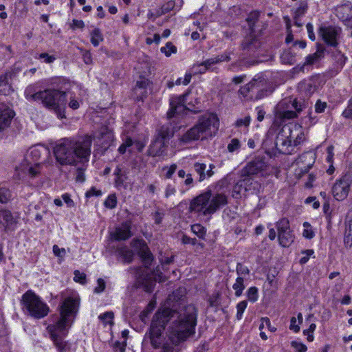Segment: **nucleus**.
<instances>
[{
    "instance_id": "f704fd0d",
    "label": "nucleus",
    "mask_w": 352,
    "mask_h": 352,
    "mask_svg": "<svg viewBox=\"0 0 352 352\" xmlns=\"http://www.w3.org/2000/svg\"><path fill=\"white\" fill-rule=\"evenodd\" d=\"M279 243L283 247H288L294 241V236L291 230L280 232L278 234Z\"/></svg>"
},
{
    "instance_id": "58836bf2",
    "label": "nucleus",
    "mask_w": 352,
    "mask_h": 352,
    "mask_svg": "<svg viewBox=\"0 0 352 352\" xmlns=\"http://www.w3.org/2000/svg\"><path fill=\"white\" fill-rule=\"evenodd\" d=\"M183 4V0H170L162 6V10L166 13L171 10H179Z\"/></svg>"
},
{
    "instance_id": "de8ad7c7",
    "label": "nucleus",
    "mask_w": 352,
    "mask_h": 352,
    "mask_svg": "<svg viewBox=\"0 0 352 352\" xmlns=\"http://www.w3.org/2000/svg\"><path fill=\"white\" fill-rule=\"evenodd\" d=\"M114 314L112 311H107L98 316L99 320L106 326L113 324Z\"/></svg>"
},
{
    "instance_id": "7c9ffc66",
    "label": "nucleus",
    "mask_w": 352,
    "mask_h": 352,
    "mask_svg": "<svg viewBox=\"0 0 352 352\" xmlns=\"http://www.w3.org/2000/svg\"><path fill=\"white\" fill-rule=\"evenodd\" d=\"M260 16V12L257 10H254L251 12L246 19L249 29L250 32L252 33H257L260 30H256V23L258 21V19Z\"/></svg>"
},
{
    "instance_id": "423d86ee",
    "label": "nucleus",
    "mask_w": 352,
    "mask_h": 352,
    "mask_svg": "<svg viewBox=\"0 0 352 352\" xmlns=\"http://www.w3.org/2000/svg\"><path fill=\"white\" fill-rule=\"evenodd\" d=\"M204 101L203 91L200 89L188 95L173 96L170 98V109L167 112L169 118L182 113L185 109L194 113L199 112Z\"/></svg>"
},
{
    "instance_id": "9b49d317",
    "label": "nucleus",
    "mask_w": 352,
    "mask_h": 352,
    "mask_svg": "<svg viewBox=\"0 0 352 352\" xmlns=\"http://www.w3.org/2000/svg\"><path fill=\"white\" fill-rule=\"evenodd\" d=\"M294 125L284 126L278 133L275 146L280 153L289 155L294 152L293 140L295 139L294 134Z\"/></svg>"
},
{
    "instance_id": "f03ea898",
    "label": "nucleus",
    "mask_w": 352,
    "mask_h": 352,
    "mask_svg": "<svg viewBox=\"0 0 352 352\" xmlns=\"http://www.w3.org/2000/svg\"><path fill=\"white\" fill-rule=\"evenodd\" d=\"M91 137L85 135L78 139L63 138L54 148L56 159L61 165H81L76 170V182H83L85 180L84 171L91 155Z\"/></svg>"
},
{
    "instance_id": "9d476101",
    "label": "nucleus",
    "mask_w": 352,
    "mask_h": 352,
    "mask_svg": "<svg viewBox=\"0 0 352 352\" xmlns=\"http://www.w3.org/2000/svg\"><path fill=\"white\" fill-rule=\"evenodd\" d=\"M311 102L309 98H285L281 100L278 107L280 111V115L283 120H290L295 118L304 109L311 107Z\"/></svg>"
},
{
    "instance_id": "79ce46f5",
    "label": "nucleus",
    "mask_w": 352,
    "mask_h": 352,
    "mask_svg": "<svg viewBox=\"0 0 352 352\" xmlns=\"http://www.w3.org/2000/svg\"><path fill=\"white\" fill-rule=\"evenodd\" d=\"M103 41L102 35L99 29L95 28L91 32V43L94 47L99 45L100 43Z\"/></svg>"
},
{
    "instance_id": "2eb2a0df",
    "label": "nucleus",
    "mask_w": 352,
    "mask_h": 352,
    "mask_svg": "<svg viewBox=\"0 0 352 352\" xmlns=\"http://www.w3.org/2000/svg\"><path fill=\"white\" fill-rule=\"evenodd\" d=\"M340 33L341 28L331 25H322L319 29V34L322 36L324 41L333 47L338 45V38Z\"/></svg>"
},
{
    "instance_id": "8fccbe9b",
    "label": "nucleus",
    "mask_w": 352,
    "mask_h": 352,
    "mask_svg": "<svg viewBox=\"0 0 352 352\" xmlns=\"http://www.w3.org/2000/svg\"><path fill=\"white\" fill-rule=\"evenodd\" d=\"M244 280L241 277H238L236 280V283L233 285V289L235 291V296H240L245 288L243 284Z\"/></svg>"
},
{
    "instance_id": "4d7b16f0",
    "label": "nucleus",
    "mask_w": 352,
    "mask_h": 352,
    "mask_svg": "<svg viewBox=\"0 0 352 352\" xmlns=\"http://www.w3.org/2000/svg\"><path fill=\"white\" fill-rule=\"evenodd\" d=\"M177 166L175 164H173L170 166H166L163 167L162 170L165 172L164 178L170 179L173 175L175 173Z\"/></svg>"
},
{
    "instance_id": "393cba45",
    "label": "nucleus",
    "mask_w": 352,
    "mask_h": 352,
    "mask_svg": "<svg viewBox=\"0 0 352 352\" xmlns=\"http://www.w3.org/2000/svg\"><path fill=\"white\" fill-rule=\"evenodd\" d=\"M253 100H260L268 95L270 92L267 89V83L264 79H255L254 88H253Z\"/></svg>"
},
{
    "instance_id": "e2e57ef3",
    "label": "nucleus",
    "mask_w": 352,
    "mask_h": 352,
    "mask_svg": "<svg viewBox=\"0 0 352 352\" xmlns=\"http://www.w3.org/2000/svg\"><path fill=\"white\" fill-rule=\"evenodd\" d=\"M74 280L75 282L80 283V284L86 283V275L78 270L74 271Z\"/></svg>"
},
{
    "instance_id": "ea45409f",
    "label": "nucleus",
    "mask_w": 352,
    "mask_h": 352,
    "mask_svg": "<svg viewBox=\"0 0 352 352\" xmlns=\"http://www.w3.org/2000/svg\"><path fill=\"white\" fill-rule=\"evenodd\" d=\"M344 243L346 248L352 246V221L346 223Z\"/></svg>"
},
{
    "instance_id": "39448f33",
    "label": "nucleus",
    "mask_w": 352,
    "mask_h": 352,
    "mask_svg": "<svg viewBox=\"0 0 352 352\" xmlns=\"http://www.w3.org/2000/svg\"><path fill=\"white\" fill-rule=\"evenodd\" d=\"M219 119L216 114L207 113L202 116L198 123L186 131L180 138L184 144L199 139H206L212 137L217 132Z\"/></svg>"
},
{
    "instance_id": "603ef678",
    "label": "nucleus",
    "mask_w": 352,
    "mask_h": 352,
    "mask_svg": "<svg viewBox=\"0 0 352 352\" xmlns=\"http://www.w3.org/2000/svg\"><path fill=\"white\" fill-rule=\"evenodd\" d=\"M248 299L251 302H255L258 298V289L256 287H251L247 291Z\"/></svg>"
},
{
    "instance_id": "cd10ccee",
    "label": "nucleus",
    "mask_w": 352,
    "mask_h": 352,
    "mask_svg": "<svg viewBox=\"0 0 352 352\" xmlns=\"http://www.w3.org/2000/svg\"><path fill=\"white\" fill-rule=\"evenodd\" d=\"M95 137L102 140V144L104 147L110 146L114 138L112 130L107 126H101Z\"/></svg>"
},
{
    "instance_id": "a878e982",
    "label": "nucleus",
    "mask_w": 352,
    "mask_h": 352,
    "mask_svg": "<svg viewBox=\"0 0 352 352\" xmlns=\"http://www.w3.org/2000/svg\"><path fill=\"white\" fill-rule=\"evenodd\" d=\"M21 169L30 178H34L40 175L41 165L40 163H32L31 162L24 161L21 166Z\"/></svg>"
},
{
    "instance_id": "0e129e2a",
    "label": "nucleus",
    "mask_w": 352,
    "mask_h": 352,
    "mask_svg": "<svg viewBox=\"0 0 352 352\" xmlns=\"http://www.w3.org/2000/svg\"><path fill=\"white\" fill-rule=\"evenodd\" d=\"M316 327V324L312 323L307 329L303 331V334L307 336V340L309 342H311L314 340L313 332L315 331Z\"/></svg>"
},
{
    "instance_id": "a211bd4d",
    "label": "nucleus",
    "mask_w": 352,
    "mask_h": 352,
    "mask_svg": "<svg viewBox=\"0 0 352 352\" xmlns=\"http://www.w3.org/2000/svg\"><path fill=\"white\" fill-rule=\"evenodd\" d=\"M17 223V217L8 210H0V230H13Z\"/></svg>"
},
{
    "instance_id": "dca6fc26",
    "label": "nucleus",
    "mask_w": 352,
    "mask_h": 352,
    "mask_svg": "<svg viewBox=\"0 0 352 352\" xmlns=\"http://www.w3.org/2000/svg\"><path fill=\"white\" fill-rule=\"evenodd\" d=\"M261 46V43L256 33L250 32L241 43L242 50L250 56H254Z\"/></svg>"
},
{
    "instance_id": "6ab92c4d",
    "label": "nucleus",
    "mask_w": 352,
    "mask_h": 352,
    "mask_svg": "<svg viewBox=\"0 0 352 352\" xmlns=\"http://www.w3.org/2000/svg\"><path fill=\"white\" fill-rule=\"evenodd\" d=\"M254 185V189L258 186L257 182H254L250 178L244 177L243 179L239 180L236 183L232 190V196L235 199L241 197V195L243 192L248 191L251 190L250 186Z\"/></svg>"
},
{
    "instance_id": "20e7f679",
    "label": "nucleus",
    "mask_w": 352,
    "mask_h": 352,
    "mask_svg": "<svg viewBox=\"0 0 352 352\" xmlns=\"http://www.w3.org/2000/svg\"><path fill=\"white\" fill-rule=\"evenodd\" d=\"M131 245L135 248L139 256L143 261L144 268L140 267L137 270L136 279L139 286H142L146 292H152L157 280L160 278L154 277V272L150 273L148 271V265L151 263L153 256L148 248L142 239H133Z\"/></svg>"
},
{
    "instance_id": "aec40b11",
    "label": "nucleus",
    "mask_w": 352,
    "mask_h": 352,
    "mask_svg": "<svg viewBox=\"0 0 352 352\" xmlns=\"http://www.w3.org/2000/svg\"><path fill=\"white\" fill-rule=\"evenodd\" d=\"M131 228L130 221L124 222L111 232V237L116 241L126 240L131 236Z\"/></svg>"
},
{
    "instance_id": "412c9836",
    "label": "nucleus",
    "mask_w": 352,
    "mask_h": 352,
    "mask_svg": "<svg viewBox=\"0 0 352 352\" xmlns=\"http://www.w3.org/2000/svg\"><path fill=\"white\" fill-rule=\"evenodd\" d=\"M48 150L46 147L41 145H35L30 148L25 156V162H31L32 163H38L41 155L47 154Z\"/></svg>"
},
{
    "instance_id": "5701e85b",
    "label": "nucleus",
    "mask_w": 352,
    "mask_h": 352,
    "mask_svg": "<svg viewBox=\"0 0 352 352\" xmlns=\"http://www.w3.org/2000/svg\"><path fill=\"white\" fill-rule=\"evenodd\" d=\"M336 15L344 25L352 28V6L344 4L336 10Z\"/></svg>"
},
{
    "instance_id": "f3484780",
    "label": "nucleus",
    "mask_w": 352,
    "mask_h": 352,
    "mask_svg": "<svg viewBox=\"0 0 352 352\" xmlns=\"http://www.w3.org/2000/svg\"><path fill=\"white\" fill-rule=\"evenodd\" d=\"M167 142L164 135H160L152 142L149 146L148 153L153 157L164 156L166 154Z\"/></svg>"
},
{
    "instance_id": "c85d7f7f",
    "label": "nucleus",
    "mask_w": 352,
    "mask_h": 352,
    "mask_svg": "<svg viewBox=\"0 0 352 352\" xmlns=\"http://www.w3.org/2000/svg\"><path fill=\"white\" fill-rule=\"evenodd\" d=\"M213 167L214 166L212 164H210V169L205 172L206 168V165L205 164L197 162L194 164L195 170L199 175V182H201L206 177H210L213 175L214 173L212 170Z\"/></svg>"
},
{
    "instance_id": "f8f14e48",
    "label": "nucleus",
    "mask_w": 352,
    "mask_h": 352,
    "mask_svg": "<svg viewBox=\"0 0 352 352\" xmlns=\"http://www.w3.org/2000/svg\"><path fill=\"white\" fill-rule=\"evenodd\" d=\"M352 183V175H344L332 187V194L338 201L344 200L348 195L350 186Z\"/></svg>"
},
{
    "instance_id": "4468645a",
    "label": "nucleus",
    "mask_w": 352,
    "mask_h": 352,
    "mask_svg": "<svg viewBox=\"0 0 352 352\" xmlns=\"http://www.w3.org/2000/svg\"><path fill=\"white\" fill-rule=\"evenodd\" d=\"M298 45L300 49H304L307 43L305 41H296L290 47L283 50L280 56L283 64L291 65L297 61V57L300 56L299 50L297 48Z\"/></svg>"
},
{
    "instance_id": "6e6d98bb",
    "label": "nucleus",
    "mask_w": 352,
    "mask_h": 352,
    "mask_svg": "<svg viewBox=\"0 0 352 352\" xmlns=\"http://www.w3.org/2000/svg\"><path fill=\"white\" fill-rule=\"evenodd\" d=\"M192 232L199 238H204L206 234V229L200 224H194L191 226Z\"/></svg>"
},
{
    "instance_id": "864d4df0",
    "label": "nucleus",
    "mask_w": 352,
    "mask_h": 352,
    "mask_svg": "<svg viewBox=\"0 0 352 352\" xmlns=\"http://www.w3.org/2000/svg\"><path fill=\"white\" fill-rule=\"evenodd\" d=\"M304 230L302 235L305 238L311 239L315 236V232L312 229L311 224L308 222L303 223Z\"/></svg>"
},
{
    "instance_id": "7ed1b4c3",
    "label": "nucleus",
    "mask_w": 352,
    "mask_h": 352,
    "mask_svg": "<svg viewBox=\"0 0 352 352\" xmlns=\"http://www.w3.org/2000/svg\"><path fill=\"white\" fill-rule=\"evenodd\" d=\"M62 302L60 305V318L54 324L47 327L50 338L58 352H67L70 348L68 341L64 340L70 326V316H75L80 305V297L73 291L61 293Z\"/></svg>"
},
{
    "instance_id": "a18cd8bd",
    "label": "nucleus",
    "mask_w": 352,
    "mask_h": 352,
    "mask_svg": "<svg viewBox=\"0 0 352 352\" xmlns=\"http://www.w3.org/2000/svg\"><path fill=\"white\" fill-rule=\"evenodd\" d=\"M208 71L205 61L201 63L194 64L191 68V73L194 75L202 74Z\"/></svg>"
},
{
    "instance_id": "5fc2aeb1",
    "label": "nucleus",
    "mask_w": 352,
    "mask_h": 352,
    "mask_svg": "<svg viewBox=\"0 0 352 352\" xmlns=\"http://www.w3.org/2000/svg\"><path fill=\"white\" fill-rule=\"evenodd\" d=\"M342 116L346 120H352V96L348 100L346 107L342 113Z\"/></svg>"
},
{
    "instance_id": "473e14b6",
    "label": "nucleus",
    "mask_w": 352,
    "mask_h": 352,
    "mask_svg": "<svg viewBox=\"0 0 352 352\" xmlns=\"http://www.w3.org/2000/svg\"><path fill=\"white\" fill-rule=\"evenodd\" d=\"M324 56V50L318 49L317 51L312 54H309L306 57L305 63L300 67L299 70L303 71L304 67L305 65H311L316 61H318L321 57Z\"/></svg>"
},
{
    "instance_id": "c756f323",
    "label": "nucleus",
    "mask_w": 352,
    "mask_h": 352,
    "mask_svg": "<svg viewBox=\"0 0 352 352\" xmlns=\"http://www.w3.org/2000/svg\"><path fill=\"white\" fill-rule=\"evenodd\" d=\"M299 160L301 162L307 161V164H306L305 166L300 167L301 173L303 174L307 173L315 162L314 155L311 153H303L300 156Z\"/></svg>"
},
{
    "instance_id": "6e6552de",
    "label": "nucleus",
    "mask_w": 352,
    "mask_h": 352,
    "mask_svg": "<svg viewBox=\"0 0 352 352\" xmlns=\"http://www.w3.org/2000/svg\"><path fill=\"white\" fill-rule=\"evenodd\" d=\"M21 305L25 313L35 319L43 318L50 311L48 305L32 290L22 296Z\"/></svg>"
},
{
    "instance_id": "ddd939ff",
    "label": "nucleus",
    "mask_w": 352,
    "mask_h": 352,
    "mask_svg": "<svg viewBox=\"0 0 352 352\" xmlns=\"http://www.w3.org/2000/svg\"><path fill=\"white\" fill-rule=\"evenodd\" d=\"M267 163L263 156H257L249 162L241 171L242 177L250 178L251 175H256L265 169Z\"/></svg>"
},
{
    "instance_id": "a19ab883",
    "label": "nucleus",
    "mask_w": 352,
    "mask_h": 352,
    "mask_svg": "<svg viewBox=\"0 0 352 352\" xmlns=\"http://www.w3.org/2000/svg\"><path fill=\"white\" fill-rule=\"evenodd\" d=\"M35 58L39 60L41 63L47 64L52 63L57 59V56L56 55L50 54L46 52L38 54L35 56Z\"/></svg>"
},
{
    "instance_id": "052dcab7",
    "label": "nucleus",
    "mask_w": 352,
    "mask_h": 352,
    "mask_svg": "<svg viewBox=\"0 0 352 352\" xmlns=\"http://www.w3.org/2000/svg\"><path fill=\"white\" fill-rule=\"evenodd\" d=\"M307 8V3L305 1H300L299 6L294 12V15L300 17L302 16L306 13Z\"/></svg>"
},
{
    "instance_id": "37998d69",
    "label": "nucleus",
    "mask_w": 352,
    "mask_h": 352,
    "mask_svg": "<svg viewBox=\"0 0 352 352\" xmlns=\"http://www.w3.org/2000/svg\"><path fill=\"white\" fill-rule=\"evenodd\" d=\"M114 175H116L115 184L117 187L123 185L126 177L124 174L122 169L120 166H117L114 170Z\"/></svg>"
},
{
    "instance_id": "c03bdc74",
    "label": "nucleus",
    "mask_w": 352,
    "mask_h": 352,
    "mask_svg": "<svg viewBox=\"0 0 352 352\" xmlns=\"http://www.w3.org/2000/svg\"><path fill=\"white\" fill-rule=\"evenodd\" d=\"M11 191L5 187L0 188V202L2 204H6L12 199Z\"/></svg>"
},
{
    "instance_id": "3c124183",
    "label": "nucleus",
    "mask_w": 352,
    "mask_h": 352,
    "mask_svg": "<svg viewBox=\"0 0 352 352\" xmlns=\"http://www.w3.org/2000/svg\"><path fill=\"white\" fill-rule=\"evenodd\" d=\"M160 51L164 53L166 56L168 57L172 54L177 52V47L173 45L172 43L168 42L165 46L161 47Z\"/></svg>"
},
{
    "instance_id": "4c0bfd02",
    "label": "nucleus",
    "mask_w": 352,
    "mask_h": 352,
    "mask_svg": "<svg viewBox=\"0 0 352 352\" xmlns=\"http://www.w3.org/2000/svg\"><path fill=\"white\" fill-rule=\"evenodd\" d=\"M298 89L304 91L307 97H309L316 91V86L310 80H304L300 82Z\"/></svg>"
},
{
    "instance_id": "4be33fe9",
    "label": "nucleus",
    "mask_w": 352,
    "mask_h": 352,
    "mask_svg": "<svg viewBox=\"0 0 352 352\" xmlns=\"http://www.w3.org/2000/svg\"><path fill=\"white\" fill-rule=\"evenodd\" d=\"M14 116V111L4 103H0V131L7 129Z\"/></svg>"
},
{
    "instance_id": "680f3d73",
    "label": "nucleus",
    "mask_w": 352,
    "mask_h": 352,
    "mask_svg": "<svg viewBox=\"0 0 352 352\" xmlns=\"http://www.w3.org/2000/svg\"><path fill=\"white\" fill-rule=\"evenodd\" d=\"M247 305H248V302L246 300H242L237 304V305H236V309H237L236 318L238 320L241 319L243 312L247 307Z\"/></svg>"
},
{
    "instance_id": "1a4fd4ad",
    "label": "nucleus",
    "mask_w": 352,
    "mask_h": 352,
    "mask_svg": "<svg viewBox=\"0 0 352 352\" xmlns=\"http://www.w3.org/2000/svg\"><path fill=\"white\" fill-rule=\"evenodd\" d=\"M40 101L45 107L54 111L60 118H65L66 93L58 89H45L41 91Z\"/></svg>"
},
{
    "instance_id": "0eeeda50",
    "label": "nucleus",
    "mask_w": 352,
    "mask_h": 352,
    "mask_svg": "<svg viewBox=\"0 0 352 352\" xmlns=\"http://www.w3.org/2000/svg\"><path fill=\"white\" fill-rule=\"evenodd\" d=\"M218 187L210 186L208 190L192 200L190 210L199 216H208L214 213L220 205Z\"/></svg>"
},
{
    "instance_id": "bb28decb",
    "label": "nucleus",
    "mask_w": 352,
    "mask_h": 352,
    "mask_svg": "<svg viewBox=\"0 0 352 352\" xmlns=\"http://www.w3.org/2000/svg\"><path fill=\"white\" fill-rule=\"evenodd\" d=\"M118 258L124 263H130L134 257V252L126 245L118 247L116 252Z\"/></svg>"
},
{
    "instance_id": "f257e3e1",
    "label": "nucleus",
    "mask_w": 352,
    "mask_h": 352,
    "mask_svg": "<svg viewBox=\"0 0 352 352\" xmlns=\"http://www.w3.org/2000/svg\"><path fill=\"white\" fill-rule=\"evenodd\" d=\"M196 325L197 311L192 305L179 310L159 309L153 318L150 328L151 344L154 348L160 347L162 334L166 330L170 342L177 345L195 333Z\"/></svg>"
},
{
    "instance_id": "b1692460",
    "label": "nucleus",
    "mask_w": 352,
    "mask_h": 352,
    "mask_svg": "<svg viewBox=\"0 0 352 352\" xmlns=\"http://www.w3.org/2000/svg\"><path fill=\"white\" fill-rule=\"evenodd\" d=\"M150 82L147 79H142L137 81L134 91L137 95V100L143 101L149 94Z\"/></svg>"
},
{
    "instance_id": "09e8293b",
    "label": "nucleus",
    "mask_w": 352,
    "mask_h": 352,
    "mask_svg": "<svg viewBox=\"0 0 352 352\" xmlns=\"http://www.w3.org/2000/svg\"><path fill=\"white\" fill-rule=\"evenodd\" d=\"M205 63L207 66L208 71L213 72L218 69V65H219V58L218 56L208 58L205 60Z\"/></svg>"
},
{
    "instance_id": "2f4dec72",
    "label": "nucleus",
    "mask_w": 352,
    "mask_h": 352,
    "mask_svg": "<svg viewBox=\"0 0 352 352\" xmlns=\"http://www.w3.org/2000/svg\"><path fill=\"white\" fill-rule=\"evenodd\" d=\"M294 134L295 139L293 140V148L300 145L305 140V133L302 127L298 124H294Z\"/></svg>"
},
{
    "instance_id": "e433bc0d",
    "label": "nucleus",
    "mask_w": 352,
    "mask_h": 352,
    "mask_svg": "<svg viewBox=\"0 0 352 352\" xmlns=\"http://www.w3.org/2000/svg\"><path fill=\"white\" fill-rule=\"evenodd\" d=\"M41 91H36V88L34 85L28 86L25 91V95L28 100L40 101L41 96Z\"/></svg>"
},
{
    "instance_id": "49530a36",
    "label": "nucleus",
    "mask_w": 352,
    "mask_h": 352,
    "mask_svg": "<svg viewBox=\"0 0 352 352\" xmlns=\"http://www.w3.org/2000/svg\"><path fill=\"white\" fill-rule=\"evenodd\" d=\"M276 228L278 230V234H280V232H286L287 230H291L289 220L286 218H283L280 219L276 223Z\"/></svg>"
},
{
    "instance_id": "72a5a7b5",
    "label": "nucleus",
    "mask_w": 352,
    "mask_h": 352,
    "mask_svg": "<svg viewBox=\"0 0 352 352\" xmlns=\"http://www.w3.org/2000/svg\"><path fill=\"white\" fill-rule=\"evenodd\" d=\"M254 84L255 78L252 79L249 83L240 88L239 91L240 94H241L244 98L253 100V88H254Z\"/></svg>"
},
{
    "instance_id": "69168bd1",
    "label": "nucleus",
    "mask_w": 352,
    "mask_h": 352,
    "mask_svg": "<svg viewBox=\"0 0 352 352\" xmlns=\"http://www.w3.org/2000/svg\"><path fill=\"white\" fill-rule=\"evenodd\" d=\"M291 346L297 352H306L307 350V347L305 344H304L302 342H297V341H292L291 343Z\"/></svg>"
},
{
    "instance_id": "13d9d810",
    "label": "nucleus",
    "mask_w": 352,
    "mask_h": 352,
    "mask_svg": "<svg viewBox=\"0 0 352 352\" xmlns=\"http://www.w3.org/2000/svg\"><path fill=\"white\" fill-rule=\"evenodd\" d=\"M241 147L240 141L236 138L231 140L230 142L228 145V151L230 153H234L238 151Z\"/></svg>"
},
{
    "instance_id": "c9c22d12",
    "label": "nucleus",
    "mask_w": 352,
    "mask_h": 352,
    "mask_svg": "<svg viewBox=\"0 0 352 352\" xmlns=\"http://www.w3.org/2000/svg\"><path fill=\"white\" fill-rule=\"evenodd\" d=\"M12 91L8 82V74H5L0 76V94L9 95Z\"/></svg>"
},
{
    "instance_id": "bf43d9fd",
    "label": "nucleus",
    "mask_w": 352,
    "mask_h": 352,
    "mask_svg": "<svg viewBox=\"0 0 352 352\" xmlns=\"http://www.w3.org/2000/svg\"><path fill=\"white\" fill-rule=\"evenodd\" d=\"M106 208L113 209L117 206V198L116 196L113 194L108 196L104 203Z\"/></svg>"
},
{
    "instance_id": "338daca9",
    "label": "nucleus",
    "mask_w": 352,
    "mask_h": 352,
    "mask_svg": "<svg viewBox=\"0 0 352 352\" xmlns=\"http://www.w3.org/2000/svg\"><path fill=\"white\" fill-rule=\"evenodd\" d=\"M210 307L213 309L214 311L218 310V307L219 305V294L217 293L216 296L210 298L209 299Z\"/></svg>"
},
{
    "instance_id": "774afa93",
    "label": "nucleus",
    "mask_w": 352,
    "mask_h": 352,
    "mask_svg": "<svg viewBox=\"0 0 352 352\" xmlns=\"http://www.w3.org/2000/svg\"><path fill=\"white\" fill-rule=\"evenodd\" d=\"M53 253L56 256L63 258L66 255V250L65 248H59L57 245H54Z\"/></svg>"
}]
</instances>
